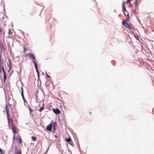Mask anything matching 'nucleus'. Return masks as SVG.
Segmentation results:
<instances>
[{
  "instance_id": "obj_32",
  "label": "nucleus",
  "mask_w": 154,
  "mask_h": 154,
  "mask_svg": "<svg viewBox=\"0 0 154 154\" xmlns=\"http://www.w3.org/2000/svg\"><path fill=\"white\" fill-rule=\"evenodd\" d=\"M13 139L14 140H15V136H14V137L13 138Z\"/></svg>"
},
{
  "instance_id": "obj_21",
  "label": "nucleus",
  "mask_w": 154,
  "mask_h": 154,
  "mask_svg": "<svg viewBox=\"0 0 154 154\" xmlns=\"http://www.w3.org/2000/svg\"><path fill=\"white\" fill-rule=\"evenodd\" d=\"M21 95H22V97H23L24 101H25V99H24V96L23 95V90L22 89Z\"/></svg>"
},
{
  "instance_id": "obj_20",
  "label": "nucleus",
  "mask_w": 154,
  "mask_h": 154,
  "mask_svg": "<svg viewBox=\"0 0 154 154\" xmlns=\"http://www.w3.org/2000/svg\"><path fill=\"white\" fill-rule=\"evenodd\" d=\"M15 153L16 154H21V151L19 150L18 151H17Z\"/></svg>"
},
{
  "instance_id": "obj_6",
  "label": "nucleus",
  "mask_w": 154,
  "mask_h": 154,
  "mask_svg": "<svg viewBox=\"0 0 154 154\" xmlns=\"http://www.w3.org/2000/svg\"><path fill=\"white\" fill-rule=\"evenodd\" d=\"M11 123H12V125L13 126V128H12L11 129H12V132H13L14 134L15 133H17V132H16V130L14 126L13 123L12 119H11Z\"/></svg>"
},
{
  "instance_id": "obj_8",
  "label": "nucleus",
  "mask_w": 154,
  "mask_h": 154,
  "mask_svg": "<svg viewBox=\"0 0 154 154\" xmlns=\"http://www.w3.org/2000/svg\"><path fill=\"white\" fill-rule=\"evenodd\" d=\"M123 24L127 28L130 25L127 21L125 20L123 21Z\"/></svg>"
},
{
  "instance_id": "obj_17",
  "label": "nucleus",
  "mask_w": 154,
  "mask_h": 154,
  "mask_svg": "<svg viewBox=\"0 0 154 154\" xmlns=\"http://www.w3.org/2000/svg\"><path fill=\"white\" fill-rule=\"evenodd\" d=\"M33 141H36L37 140V138L36 137H31Z\"/></svg>"
},
{
  "instance_id": "obj_5",
  "label": "nucleus",
  "mask_w": 154,
  "mask_h": 154,
  "mask_svg": "<svg viewBox=\"0 0 154 154\" xmlns=\"http://www.w3.org/2000/svg\"><path fill=\"white\" fill-rule=\"evenodd\" d=\"M2 70L3 71V72L4 73V82H5V80L6 79V72H5L4 70V69L3 66L2 67Z\"/></svg>"
},
{
  "instance_id": "obj_34",
  "label": "nucleus",
  "mask_w": 154,
  "mask_h": 154,
  "mask_svg": "<svg viewBox=\"0 0 154 154\" xmlns=\"http://www.w3.org/2000/svg\"><path fill=\"white\" fill-rule=\"evenodd\" d=\"M55 137L56 138H57V135H55Z\"/></svg>"
},
{
  "instance_id": "obj_25",
  "label": "nucleus",
  "mask_w": 154,
  "mask_h": 154,
  "mask_svg": "<svg viewBox=\"0 0 154 154\" xmlns=\"http://www.w3.org/2000/svg\"><path fill=\"white\" fill-rule=\"evenodd\" d=\"M24 48V53H25L26 52V51H27L26 48L25 47H24L23 48Z\"/></svg>"
},
{
  "instance_id": "obj_4",
  "label": "nucleus",
  "mask_w": 154,
  "mask_h": 154,
  "mask_svg": "<svg viewBox=\"0 0 154 154\" xmlns=\"http://www.w3.org/2000/svg\"><path fill=\"white\" fill-rule=\"evenodd\" d=\"M53 110L54 112L57 115L60 114L61 112L60 110L58 108L56 109L53 108Z\"/></svg>"
},
{
  "instance_id": "obj_22",
  "label": "nucleus",
  "mask_w": 154,
  "mask_h": 154,
  "mask_svg": "<svg viewBox=\"0 0 154 154\" xmlns=\"http://www.w3.org/2000/svg\"><path fill=\"white\" fill-rule=\"evenodd\" d=\"M66 141L68 142H69L71 141V139L70 138L66 139Z\"/></svg>"
},
{
  "instance_id": "obj_30",
  "label": "nucleus",
  "mask_w": 154,
  "mask_h": 154,
  "mask_svg": "<svg viewBox=\"0 0 154 154\" xmlns=\"http://www.w3.org/2000/svg\"><path fill=\"white\" fill-rule=\"evenodd\" d=\"M2 68H0V73H1L2 72Z\"/></svg>"
},
{
  "instance_id": "obj_13",
  "label": "nucleus",
  "mask_w": 154,
  "mask_h": 154,
  "mask_svg": "<svg viewBox=\"0 0 154 154\" xmlns=\"http://www.w3.org/2000/svg\"><path fill=\"white\" fill-rule=\"evenodd\" d=\"M8 60L9 62V71H10L11 69V63L10 59H8Z\"/></svg>"
},
{
  "instance_id": "obj_28",
  "label": "nucleus",
  "mask_w": 154,
  "mask_h": 154,
  "mask_svg": "<svg viewBox=\"0 0 154 154\" xmlns=\"http://www.w3.org/2000/svg\"><path fill=\"white\" fill-rule=\"evenodd\" d=\"M46 75H47V76L49 78H50V76L49 75H48L47 73H46Z\"/></svg>"
},
{
  "instance_id": "obj_7",
  "label": "nucleus",
  "mask_w": 154,
  "mask_h": 154,
  "mask_svg": "<svg viewBox=\"0 0 154 154\" xmlns=\"http://www.w3.org/2000/svg\"><path fill=\"white\" fill-rule=\"evenodd\" d=\"M57 126V123L55 122L53 123V131L54 133L56 131V129Z\"/></svg>"
},
{
  "instance_id": "obj_2",
  "label": "nucleus",
  "mask_w": 154,
  "mask_h": 154,
  "mask_svg": "<svg viewBox=\"0 0 154 154\" xmlns=\"http://www.w3.org/2000/svg\"><path fill=\"white\" fill-rule=\"evenodd\" d=\"M29 55L30 57L32 59H34V60H35V57L34 54L32 53H28L26 54L25 56Z\"/></svg>"
},
{
  "instance_id": "obj_10",
  "label": "nucleus",
  "mask_w": 154,
  "mask_h": 154,
  "mask_svg": "<svg viewBox=\"0 0 154 154\" xmlns=\"http://www.w3.org/2000/svg\"><path fill=\"white\" fill-rule=\"evenodd\" d=\"M7 119L8 120V123L9 124H10V115H7Z\"/></svg>"
},
{
  "instance_id": "obj_14",
  "label": "nucleus",
  "mask_w": 154,
  "mask_h": 154,
  "mask_svg": "<svg viewBox=\"0 0 154 154\" xmlns=\"http://www.w3.org/2000/svg\"><path fill=\"white\" fill-rule=\"evenodd\" d=\"M3 61H2V62L1 61V54H0V68H2V64L3 63Z\"/></svg>"
},
{
  "instance_id": "obj_33",
  "label": "nucleus",
  "mask_w": 154,
  "mask_h": 154,
  "mask_svg": "<svg viewBox=\"0 0 154 154\" xmlns=\"http://www.w3.org/2000/svg\"><path fill=\"white\" fill-rule=\"evenodd\" d=\"M15 147L16 150L17 149V146H16Z\"/></svg>"
},
{
  "instance_id": "obj_16",
  "label": "nucleus",
  "mask_w": 154,
  "mask_h": 154,
  "mask_svg": "<svg viewBox=\"0 0 154 154\" xmlns=\"http://www.w3.org/2000/svg\"><path fill=\"white\" fill-rule=\"evenodd\" d=\"M128 28L131 31H132L133 30H134L133 28L130 25L128 27Z\"/></svg>"
},
{
  "instance_id": "obj_31",
  "label": "nucleus",
  "mask_w": 154,
  "mask_h": 154,
  "mask_svg": "<svg viewBox=\"0 0 154 154\" xmlns=\"http://www.w3.org/2000/svg\"><path fill=\"white\" fill-rule=\"evenodd\" d=\"M29 108L31 112H32V109H31V108L30 107H29Z\"/></svg>"
},
{
  "instance_id": "obj_24",
  "label": "nucleus",
  "mask_w": 154,
  "mask_h": 154,
  "mask_svg": "<svg viewBox=\"0 0 154 154\" xmlns=\"http://www.w3.org/2000/svg\"><path fill=\"white\" fill-rule=\"evenodd\" d=\"M35 69H36V72H37V73H38V76L39 75V71H38V68H35Z\"/></svg>"
},
{
  "instance_id": "obj_19",
  "label": "nucleus",
  "mask_w": 154,
  "mask_h": 154,
  "mask_svg": "<svg viewBox=\"0 0 154 154\" xmlns=\"http://www.w3.org/2000/svg\"><path fill=\"white\" fill-rule=\"evenodd\" d=\"M33 62L34 63V64L35 68H38L36 62L35 61L33 60Z\"/></svg>"
},
{
  "instance_id": "obj_9",
  "label": "nucleus",
  "mask_w": 154,
  "mask_h": 154,
  "mask_svg": "<svg viewBox=\"0 0 154 154\" xmlns=\"http://www.w3.org/2000/svg\"><path fill=\"white\" fill-rule=\"evenodd\" d=\"M6 110L7 115H10V114L9 113V109H8V105H6Z\"/></svg>"
},
{
  "instance_id": "obj_29",
  "label": "nucleus",
  "mask_w": 154,
  "mask_h": 154,
  "mask_svg": "<svg viewBox=\"0 0 154 154\" xmlns=\"http://www.w3.org/2000/svg\"><path fill=\"white\" fill-rule=\"evenodd\" d=\"M137 0H136L135 2L134 3V4L135 5H136L137 4Z\"/></svg>"
},
{
  "instance_id": "obj_1",
  "label": "nucleus",
  "mask_w": 154,
  "mask_h": 154,
  "mask_svg": "<svg viewBox=\"0 0 154 154\" xmlns=\"http://www.w3.org/2000/svg\"><path fill=\"white\" fill-rule=\"evenodd\" d=\"M123 11H124V14L125 16H127L128 17V18L129 17V13L128 11H127L126 10V8L125 6V4L124 2H123Z\"/></svg>"
},
{
  "instance_id": "obj_18",
  "label": "nucleus",
  "mask_w": 154,
  "mask_h": 154,
  "mask_svg": "<svg viewBox=\"0 0 154 154\" xmlns=\"http://www.w3.org/2000/svg\"><path fill=\"white\" fill-rule=\"evenodd\" d=\"M33 62L34 63V64L35 68H38L36 62L35 61L33 60Z\"/></svg>"
},
{
  "instance_id": "obj_35",
  "label": "nucleus",
  "mask_w": 154,
  "mask_h": 154,
  "mask_svg": "<svg viewBox=\"0 0 154 154\" xmlns=\"http://www.w3.org/2000/svg\"><path fill=\"white\" fill-rule=\"evenodd\" d=\"M90 114H91V112H90Z\"/></svg>"
},
{
  "instance_id": "obj_3",
  "label": "nucleus",
  "mask_w": 154,
  "mask_h": 154,
  "mask_svg": "<svg viewBox=\"0 0 154 154\" xmlns=\"http://www.w3.org/2000/svg\"><path fill=\"white\" fill-rule=\"evenodd\" d=\"M53 126V124L52 123L50 124L47 126V129L50 131H52V127Z\"/></svg>"
},
{
  "instance_id": "obj_27",
  "label": "nucleus",
  "mask_w": 154,
  "mask_h": 154,
  "mask_svg": "<svg viewBox=\"0 0 154 154\" xmlns=\"http://www.w3.org/2000/svg\"><path fill=\"white\" fill-rule=\"evenodd\" d=\"M2 34V29L1 28H0V35H1Z\"/></svg>"
},
{
  "instance_id": "obj_26",
  "label": "nucleus",
  "mask_w": 154,
  "mask_h": 154,
  "mask_svg": "<svg viewBox=\"0 0 154 154\" xmlns=\"http://www.w3.org/2000/svg\"><path fill=\"white\" fill-rule=\"evenodd\" d=\"M0 152L1 154H4V153H3L2 149L0 148Z\"/></svg>"
},
{
  "instance_id": "obj_12",
  "label": "nucleus",
  "mask_w": 154,
  "mask_h": 154,
  "mask_svg": "<svg viewBox=\"0 0 154 154\" xmlns=\"http://www.w3.org/2000/svg\"><path fill=\"white\" fill-rule=\"evenodd\" d=\"M44 106H45V105L44 104H43L42 106L40 108V109L39 110V111L40 112H41L43 110H44Z\"/></svg>"
},
{
  "instance_id": "obj_15",
  "label": "nucleus",
  "mask_w": 154,
  "mask_h": 154,
  "mask_svg": "<svg viewBox=\"0 0 154 154\" xmlns=\"http://www.w3.org/2000/svg\"><path fill=\"white\" fill-rule=\"evenodd\" d=\"M4 48V45L2 44L1 42H0V48L1 50H2Z\"/></svg>"
},
{
  "instance_id": "obj_11",
  "label": "nucleus",
  "mask_w": 154,
  "mask_h": 154,
  "mask_svg": "<svg viewBox=\"0 0 154 154\" xmlns=\"http://www.w3.org/2000/svg\"><path fill=\"white\" fill-rule=\"evenodd\" d=\"M18 139L19 143H20V144H21L22 142V140L21 138V137L20 136H18Z\"/></svg>"
},
{
  "instance_id": "obj_23",
  "label": "nucleus",
  "mask_w": 154,
  "mask_h": 154,
  "mask_svg": "<svg viewBox=\"0 0 154 154\" xmlns=\"http://www.w3.org/2000/svg\"><path fill=\"white\" fill-rule=\"evenodd\" d=\"M8 33H9V35H12V32L11 31L10 29H9Z\"/></svg>"
}]
</instances>
